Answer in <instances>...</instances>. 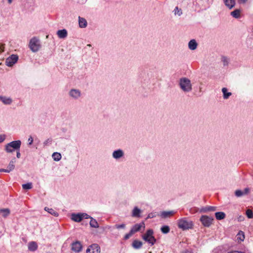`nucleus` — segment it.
I'll return each instance as SVG.
<instances>
[{
	"label": "nucleus",
	"instance_id": "nucleus-1",
	"mask_svg": "<svg viewBox=\"0 0 253 253\" xmlns=\"http://www.w3.org/2000/svg\"><path fill=\"white\" fill-rule=\"evenodd\" d=\"M179 85L181 89L184 92H189L192 89V85L190 80L186 77L181 78L179 79Z\"/></svg>",
	"mask_w": 253,
	"mask_h": 253
},
{
	"label": "nucleus",
	"instance_id": "nucleus-2",
	"mask_svg": "<svg viewBox=\"0 0 253 253\" xmlns=\"http://www.w3.org/2000/svg\"><path fill=\"white\" fill-rule=\"evenodd\" d=\"M21 145L20 140L11 141L5 145L4 150L8 153L19 150Z\"/></svg>",
	"mask_w": 253,
	"mask_h": 253
},
{
	"label": "nucleus",
	"instance_id": "nucleus-3",
	"mask_svg": "<svg viewBox=\"0 0 253 253\" xmlns=\"http://www.w3.org/2000/svg\"><path fill=\"white\" fill-rule=\"evenodd\" d=\"M194 224L192 221L187 219L186 218H181L178 221V226L183 230L192 229Z\"/></svg>",
	"mask_w": 253,
	"mask_h": 253
},
{
	"label": "nucleus",
	"instance_id": "nucleus-4",
	"mask_svg": "<svg viewBox=\"0 0 253 253\" xmlns=\"http://www.w3.org/2000/svg\"><path fill=\"white\" fill-rule=\"evenodd\" d=\"M153 230L150 229L147 230L146 232L142 236V239L151 246L154 245L156 242V239L153 235Z\"/></svg>",
	"mask_w": 253,
	"mask_h": 253
},
{
	"label": "nucleus",
	"instance_id": "nucleus-5",
	"mask_svg": "<svg viewBox=\"0 0 253 253\" xmlns=\"http://www.w3.org/2000/svg\"><path fill=\"white\" fill-rule=\"evenodd\" d=\"M29 46L33 52H37L40 48L39 39L36 37L32 38L30 41Z\"/></svg>",
	"mask_w": 253,
	"mask_h": 253
},
{
	"label": "nucleus",
	"instance_id": "nucleus-6",
	"mask_svg": "<svg viewBox=\"0 0 253 253\" xmlns=\"http://www.w3.org/2000/svg\"><path fill=\"white\" fill-rule=\"evenodd\" d=\"M68 94L71 98L78 100L81 97L82 93L81 90L78 89L72 88L69 90Z\"/></svg>",
	"mask_w": 253,
	"mask_h": 253
},
{
	"label": "nucleus",
	"instance_id": "nucleus-7",
	"mask_svg": "<svg viewBox=\"0 0 253 253\" xmlns=\"http://www.w3.org/2000/svg\"><path fill=\"white\" fill-rule=\"evenodd\" d=\"M200 220L205 227H208L212 224L213 218L212 217L203 215L201 216Z\"/></svg>",
	"mask_w": 253,
	"mask_h": 253
},
{
	"label": "nucleus",
	"instance_id": "nucleus-8",
	"mask_svg": "<svg viewBox=\"0 0 253 253\" xmlns=\"http://www.w3.org/2000/svg\"><path fill=\"white\" fill-rule=\"evenodd\" d=\"M18 59V56L15 54H12L6 58L5 64L8 67H11L16 63Z\"/></svg>",
	"mask_w": 253,
	"mask_h": 253
},
{
	"label": "nucleus",
	"instance_id": "nucleus-9",
	"mask_svg": "<svg viewBox=\"0 0 253 253\" xmlns=\"http://www.w3.org/2000/svg\"><path fill=\"white\" fill-rule=\"evenodd\" d=\"M83 246L80 241H77L71 244V250L75 253H80L82 251Z\"/></svg>",
	"mask_w": 253,
	"mask_h": 253
},
{
	"label": "nucleus",
	"instance_id": "nucleus-10",
	"mask_svg": "<svg viewBox=\"0 0 253 253\" xmlns=\"http://www.w3.org/2000/svg\"><path fill=\"white\" fill-rule=\"evenodd\" d=\"M125 156L124 151L121 149L116 150L112 153V157L116 160H119L123 158Z\"/></svg>",
	"mask_w": 253,
	"mask_h": 253
},
{
	"label": "nucleus",
	"instance_id": "nucleus-11",
	"mask_svg": "<svg viewBox=\"0 0 253 253\" xmlns=\"http://www.w3.org/2000/svg\"><path fill=\"white\" fill-rule=\"evenodd\" d=\"M100 247L96 244L90 245L86 250V253H100Z\"/></svg>",
	"mask_w": 253,
	"mask_h": 253
},
{
	"label": "nucleus",
	"instance_id": "nucleus-12",
	"mask_svg": "<svg viewBox=\"0 0 253 253\" xmlns=\"http://www.w3.org/2000/svg\"><path fill=\"white\" fill-rule=\"evenodd\" d=\"M0 101L4 105H10L13 101L11 97L5 96H0Z\"/></svg>",
	"mask_w": 253,
	"mask_h": 253
},
{
	"label": "nucleus",
	"instance_id": "nucleus-13",
	"mask_svg": "<svg viewBox=\"0 0 253 253\" xmlns=\"http://www.w3.org/2000/svg\"><path fill=\"white\" fill-rule=\"evenodd\" d=\"M216 207L213 206H207L201 208L199 210V211L201 213L207 212L208 211H215L216 210Z\"/></svg>",
	"mask_w": 253,
	"mask_h": 253
},
{
	"label": "nucleus",
	"instance_id": "nucleus-14",
	"mask_svg": "<svg viewBox=\"0 0 253 253\" xmlns=\"http://www.w3.org/2000/svg\"><path fill=\"white\" fill-rule=\"evenodd\" d=\"M71 219L73 221L77 222H81L83 219L81 216V213H72L71 215Z\"/></svg>",
	"mask_w": 253,
	"mask_h": 253
},
{
	"label": "nucleus",
	"instance_id": "nucleus-15",
	"mask_svg": "<svg viewBox=\"0 0 253 253\" xmlns=\"http://www.w3.org/2000/svg\"><path fill=\"white\" fill-rule=\"evenodd\" d=\"M57 35L60 39H65L67 37L68 33L66 29H62L58 30Z\"/></svg>",
	"mask_w": 253,
	"mask_h": 253
},
{
	"label": "nucleus",
	"instance_id": "nucleus-16",
	"mask_svg": "<svg viewBox=\"0 0 253 253\" xmlns=\"http://www.w3.org/2000/svg\"><path fill=\"white\" fill-rule=\"evenodd\" d=\"M225 5L230 9L234 7L235 5V0H223Z\"/></svg>",
	"mask_w": 253,
	"mask_h": 253
},
{
	"label": "nucleus",
	"instance_id": "nucleus-17",
	"mask_svg": "<svg viewBox=\"0 0 253 253\" xmlns=\"http://www.w3.org/2000/svg\"><path fill=\"white\" fill-rule=\"evenodd\" d=\"M79 24L80 28H84L87 26V23L84 18L79 16Z\"/></svg>",
	"mask_w": 253,
	"mask_h": 253
},
{
	"label": "nucleus",
	"instance_id": "nucleus-18",
	"mask_svg": "<svg viewBox=\"0 0 253 253\" xmlns=\"http://www.w3.org/2000/svg\"><path fill=\"white\" fill-rule=\"evenodd\" d=\"M197 45L195 40H191L188 43V47L190 50H194L197 48Z\"/></svg>",
	"mask_w": 253,
	"mask_h": 253
},
{
	"label": "nucleus",
	"instance_id": "nucleus-19",
	"mask_svg": "<svg viewBox=\"0 0 253 253\" xmlns=\"http://www.w3.org/2000/svg\"><path fill=\"white\" fill-rule=\"evenodd\" d=\"M132 247L135 249H140L142 246V242L137 240H135L132 243Z\"/></svg>",
	"mask_w": 253,
	"mask_h": 253
},
{
	"label": "nucleus",
	"instance_id": "nucleus-20",
	"mask_svg": "<svg viewBox=\"0 0 253 253\" xmlns=\"http://www.w3.org/2000/svg\"><path fill=\"white\" fill-rule=\"evenodd\" d=\"M38 249L37 244L35 242H31L28 244V249L29 251L34 252Z\"/></svg>",
	"mask_w": 253,
	"mask_h": 253
},
{
	"label": "nucleus",
	"instance_id": "nucleus-21",
	"mask_svg": "<svg viewBox=\"0 0 253 253\" xmlns=\"http://www.w3.org/2000/svg\"><path fill=\"white\" fill-rule=\"evenodd\" d=\"M141 210L137 207L134 208L132 210V216L134 217H140Z\"/></svg>",
	"mask_w": 253,
	"mask_h": 253
},
{
	"label": "nucleus",
	"instance_id": "nucleus-22",
	"mask_svg": "<svg viewBox=\"0 0 253 253\" xmlns=\"http://www.w3.org/2000/svg\"><path fill=\"white\" fill-rule=\"evenodd\" d=\"M222 92L223 93V97L224 99H228L232 94L231 92H228L227 88L226 87L222 88Z\"/></svg>",
	"mask_w": 253,
	"mask_h": 253
},
{
	"label": "nucleus",
	"instance_id": "nucleus-23",
	"mask_svg": "<svg viewBox=\"0 0 253 253\" xmlns=\"http://www.w3.org/2000/svg\"><path fill=\"white\" fill-rule=\"evenodd\" d=\"M44 210L46 211H47L48 213L51 214V215H54V216H58L59 214L56 211L54 210L51 208H49L48 207H45Z\"/></svg>",
	"mask_w": 253,
	"mask_h": 253
},
{
	"label": "nucleus",
	"instance_id": "nucleus-24",
	"mask_svg": "<svg viewBox=\"0 0 253 253\" xmlns=\"http://www.w3.org/2000/svg\"><path fill=\"white\" fill-rule=\"evenodd\" d=\"M141 228V225L140 224H135L134 225L132 226L131 229H130V231L131 233L134 234V233L139 231Z\"/></svg>",
	"mask_w": 253,
	"mask_h": 253
},
{
	"label": "nucleus",
	"instance_id": "nucleus-25",
	"mask_svg": "<svg viewBox=\"0 0 253 253\" xmlns=\"http://www.w3.org/2000/svg\"><path fill=\"white\" fill-rule=\"evenodd\" d=\"M173 213V211H164L161 212V216L162 218H167V217L170 216Z\"/></svg>",
	"mask_w": 253,
	"mask_h": 253
},
{
	"label": "nucleus",
	"instance_id": "nucleus-26",
	"mask_svg": "<svg viewBox=\"0 0 253 253\" xmlns=\"http://www.w3.org/2000/svg\"><path fill=\"white\" fill-rule=\"evenodd\" d=\"M9 213L10 210L8 209H0V214H1L3 217H6Z\"/></svg>",
	"mask_w": 253,
	"mask_h": 253
},
{
	"label": "nucleus",
	"instance_id": "nucleus-27",
	"mask_svg": "<svg viewBox=\"0 0 253 253\" xmlns=\"http://www.w3.org/2000/svg\"><path fill=\"white\" fill-rule=\"evenodd\" d=\"M215 216L217 220H221L225 217V214L223 212H216L215 213Z\"/></svg>",
	"mask_w": 253,
	"mask_h": 253
},
{
	"label": "nucleus",
	"instance_id": "nucleus-28",
	"mask_svg": "<svg viewBox=\"0 0 253 253\" xmlns=\"http://www.w3.org/2000/svg\"><path fill=\"white\" fill-rule=\"evenodd\" d=\"M89 225L91 227L93 228H98L99 227L97 221L95 219H94L93 217H91L90 218Z\"/></svg>",
	"mask_w": 253,
	"mask_h": 253
},
{
	"label": "nucleus",
	"instance_id": "nucleus-29",
	"mask_svg": "<svg viewBox=\"0 0 253 253\" xmlns=\"http://www.w3.org/2000/svg\"><path fill=\"white\" fill-rule=\"evenodd\" d=\"M231 15L235 18H238L240 17V10L236 9L231 12Z\"/></svg>",
	"mask_w": 253,
	"mask_h": 253
},
{
	"label": "nucleus",
	"instance_id": "nucleus-30",
	"mask_svg": "<svg viewBox=\"0 0 253 253\" xmlns=\"http://www.w3.org/2000/svg\"><path fill=\"white\" fill-rule=\"evenodd\" d=\"M52 158L55 161H59L61 159V155L58 152H54L52 155Z\"/></svg>",
	"mask_w": 253,
	"mask_h": 253
},
{
	"label": "nucleus",
	"instance_id": "nucleus-31",
	"mask_svg": "<svg viewBox=\"0 0 253 253\" xmlns=\"http://www.w3.org/2000/svg\"><path fill=\"white\" fill-rule=\"evenodd\" d=\"M16 159L15 158H13L12 159V160L10 161L8 167L10 169L13 170L15 168V163H16Z\"/></svg>",
	"mask_w": 253,
	"mask_h": 253
},
{
	"label": "nucleus",
	"instance_id": "nucleus-32",
	"mask_svg": "<svg viewBox=\"0 0 253 253\" xmlns=\"http://www.w3.org/2000/svg\"><path fill=\"white\" fill-rule=\"evenodd\" d=\"M161 231L164 234H167L170 231V228L168 225H164L161 228Z\"/></svg>",
	"mask_w": 253,
	"mask_h": 253
},
{
	"label": "nucleus",
	"instance_id": "nucleus-33",
	"mask_svg": "<svg viewBox=\"0 0 253 253\" xmlns=\"http://www.w3.org/2000/svg\"><path fill=\"white\" fill-rule=\"evenodd\" d=\"M22 188L24 190H29L32 188V183L31 182L27 183L22 184Z\"/></svg>",
	"mask_w": 253,
	"mask_h": 253
},
{
	"label": "nucleus",
	"instance_id": "nucleus-34",
	"mask_svg": "<svg viewBox=\"0 0 253 253\" xmlns=\"http://www.w3.org/2000/svg\"><path fill=\"white\" fill-rule=\"evenodd\" d=\"M246 214L247 216L249 218H253V212L250 209H248L246 211Z\"/></svg>",
	"mask_w": 253,
	"mask_h": 253
},
{
	"label": "nucleus",
	"instance_id": "nucleus-35",
	"mask_svg": "<svg viewBox=\"0 0 253 253\" xmlns=\"http://www.w3.org/2000/svg\"><path fill=\"white\" fill-rule=\"evenodd\" d=\"M221 61L223 62V64L224 66H227L229 63L228 59L225 56H223L221 58Z\"/></svg>",
	"mask_w": 253,
	"mask_h": 253
},
{
	"label": "nucleus",
	"instance_id": "nucleus-36",
	"mask_svg": "<svg viewBox=\"0 0 253 253\" xmlns=\"http://www.w3.org/2000/svg\"><path fill=\"white\" fill-rule=\"evenodd\" d=\"M235 194L238 197H241L244 195V192L240 190H237L235 192Z\"/></svg>",
	"mask_w": 253,
	"mask_h": 253
},
{
	"label": "nucleus",
	"instance_id": "nucleus-37",
	"mask_svg": "<svg viewBox=\"0 0 253 253\" xmlns=\"http://www.w3.org/2000/svg\"><path fill=\"white\" fill-rule=\"evenodd\" d=\"M174 14L176 15V14H177L178 16H180L182 12V10L181 9H179L178 8V7H176L174 10Z\"/></svg>",
	"mask_w": 253,
	"mask_h": 253
},
{
	"label": "nucleus",
	"instance_id": "nucleus-38",
	"mask_svg": "<svg viewBox=\"0 0 253 253\" xmlns=\"http://www.w3.org/2000/svg\"><path fill=\"white\" fill-rule=\"evenodd\" d=\"M52 141V140L51 138L47 139L43 142V146H46L51 144Z\"/></svg>",
	"mask_w": 253,
	"mask_h": 253
},
{
	"label": "nucleus",
	"instance_id": "nucleus-39",
	"mask_svg": "<svg viewBox=\"0 0 253 253\" xmlns=\"http://www.w3.org/2000/svg\"><path fill=\"white\" fill-rule=\"evenodd\" d=\"M126 227V224H116L114 226V228L119 229H125Z\"/></svg>",
	"mask_w": 253,
	"mask_h": 253
},
{
	"label": "nucleus",
	"instance_id": "nucleus-40",
	"mask_svg": "<svg viewBox=\"0 0 253 253\" xmlns=\"http://www.w3.org/2000/svg\"><path fill=\"white\" fill-rule=\"evenodd\" d=\"M81 216L82 217V219H88L91 218L92 217H91L90 215H88L87 214L85 213H81Z\"/></svg>",
	"mask_w": 253,
	"mask_h": 253
},
{
	"label": "nucleus",
	"instance_id": "nucleus-41",
	"mask_svg": "<svg viewBox=\"0 0 253 253\" xmlns=\"http://www.w3.org/2000/svg\"><path fill=\"white\" fill-rule=\"evenodd\" d=\"M133 233L131 232L130 231L127 234H126L125 236H124V239L125 240H127L132 235Z\"/></svg>",
	"mask_w": 253,
	"mask_h": 253
},
{
	"label": "nucleus",
	"instance_id": "nucleus-42",
	"mask_svg": "<svg viewBox=\"0 0 253 253\" xmlns=\"http://www.w3.org/2000/svg\"><path fill=\"white\" fill-rule=\"evenodd\" d=\"M241 232L242 233V236L240 235V233H239V236H240L238 237V239L240 240L241 241H243L245 239L244 234L243 232L241 231Z\"/></svg>",
	"mask_w": 253,
	"mask_h": 253
},
{
	"label": "nucleus",
	"instance_id": "nucleus-43",
	"mask_svg": "<svg viewBox=\"0 0 253 253\" xmlns=\"http://www.w3.org/2000/svg\"><path fill=\"white\" fill-rule=\"evenodd\" d=\"M156 216V215L155 213L151 212L148 214L147 218H152L155 217Z\"/></svg>",
	"mask_w": 253,
	"mask_h": 253
},
{
	"label": "nucleus",
	"instance_id": "nucleus-44",
	"mask_svg": "<svg viewBox=\"0 0 253 253\" xmlns=\"http://www.w3.org/2000/svg\"><path fill=\"white\" fill-rule=\"evenodd\" d=\"M28 141V145H32L33 144V137L31 136H30L29 137Z\"/></svg>",
	"mask_w": 253,
	"mask_h": 253
},
{
	"label": "nucleus",
	"instance_id": "nucleus-45",
	"mask_svg": "<svg viewBox=\"0 0 253 253\" xmlns=\"http://www.w3.org/2000/svg\"><path fill=\"white\" fill-rule=\"evenodd\" d=\"M4 45L3 44H0V53L4 51Z\"/></svg>",
	"mask_w": 253,
	"mask_h": 253
},
{
	"label": "nucleus",
	"instance_id": "nucleus-46",
	"mask_svg": "<svg viewBox=\"0 0 253 253\" xmlns=\"http://www.w3.org/2000/svg\"><path fill=\"white\" fill-rule=\"evenodd\" d=\"M16 151V157L17 158H20L21 157V154L20 153V150Z\"/></svg>",
	"mask_w": 253,
	"mask_h": 253
},
{
	"label": "nucleus",
	"instance_id": "nucleus-47",
	"mask_svg": "<svg viewBox=\"0 0 253 253\" xmlns=\"http://www.w3.org/2000/svg\"><path fill=\"white\" fill-rule=\"evenodd\" d=\"M249 188H245L243 191L244 192V195L247 194L249 192Z\"/></svg>",
	"mask_w": 253,
	"mask_h": 253
},
{
	"label": "nucleus",
	"instance_id": "nucleus-48",
	"mask_svg": "<svg viewBox=\"0 0 253 253\" xmlns=\"http://www.w3.org/2000/svg\"><path fill=\"white\" fill-rule=\"evenodd\" d=\"M228 253H245L243 252H239V251H232V252H229Z\"/></svg>",
	"mask_w": 253,
	"mask_h": 253
},
{
	"label": "nucleus",
	"instance_id": "nucleus-49",
	"mask_svg": "<svg viewBox=\"0 0 253 253\" xmlns=\"http://www.w3.org/2000/svg\"><path fill=\"white\" fill-rule=\"evenodd\" d=\"M247 0H239V2L240 3H245Z\"/></svg>",
	"mask_w": 253,
	"mask_h": 253
},
{
	"label": "nucleus",
	"instance_id": "nucleus-50",
	"mask_svg": "<svg viewBox=\"0 0 253 253\" xmlns=\"http://www.w3.org/2000/svg\"><path fill=\"white\" fill-rule=\"evenodd\" d=\"M0 172H7V169H0Z\"/></svg>",
	"mask_w": 253,
	"mask_h": 253
},
{
	"label": "nucleus",
	"instance_id": "nucleus-51",
	"mask_svg": "<svg viewBox=\"0 0 253 253\" xmlns=\"http://www.w3.org/2000/svg\"><path fill=\"white\" fill-rule=\"evenodd\" d=\"M4 140V138L0 135V143L2 142Z\"/></svg>",
	"mask_w": 253,
	"mask_h": 253
},
{
	"label": "nucleus",
	"instance_id": "nucleus-52",
	"mask_svg": "<svg viewBox=\"0 0 253 253\" xmlns=\"http://www.w3.org/2000/svg\"><path fill=\"white\" fill-rule=\"evenodd\" d=\"M7 173H9L10 172V171H11L12 170H13L12 169H10V168H9V167H7Z\"/></svg>",
	"mask_w": 253,
	"mask_h": 253
},
{
	"label": "nucleus",
	"instance_id": "nucleus-53",
	"mask_svg": "<svg viewBox=\"0 0 253 253\" xmlns=\"http://www.w3.org/2000/svg\"><path fill=\"white\" fill-rule=\"evenodd\" d=\"M7 1H8V3L9 4L11 3H12V0H7Z\"/></svg>",
	"mask_w": 253,
	"mask_h": 253
},
{
	"label": "nucleus",
	"instance_id": "nucleus-54",
	"mask_svg": "<svg viewBox=\"0 0 253 253\" xmlns=\"http://www.w3.org/2000/svg\"><path fill=\"white\" fill-rule=\"evenodd\" d=\"M182 253H191V252L190 251H186L184 252H183Z\"/></svg>",
	"mask_w": 253,
	"mask_h": 253
},
{
	"label": "nucleus",
	"instance_id": "nucleus-55",
	"mask_svg": "<svg viewBox=\"0 0 253 253\" xmlns=\"http://www.w3.org/2000/svg\"><path fill=\"white\" fill-rule=\"evenodd\" d=\"M87 46H88V47H90L91 46V44H87Z\"/></svg>",
	"mask_w": 253,
	"mask_h": 253
}]
</instances>
